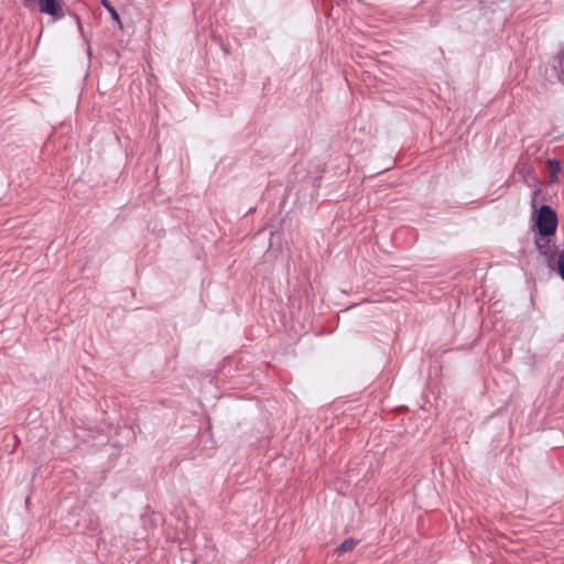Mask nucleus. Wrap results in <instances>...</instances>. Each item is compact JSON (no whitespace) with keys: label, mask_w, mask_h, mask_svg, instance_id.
Masks as SVG:
<instances>
[{"label":"nucleus","mask_w":564,"mask_h":564,"mask_svg":"<svg viewBox=\"0 0 564 564\" xmlns=\"http://www.w3.org/2000/svg\"><path fill=\"white\" fill-rule=\"evenodd\" d=\"M563 65H564V48L558 52L557 56L555 57L554 64H553V68L555 72H557V69H561V72L557 74V78L560 82H562L564 84Z\"/></svg>","instance_id":"423d86ee"},{"label":"nucleus","mask_w":564,"mask_h":564,"mask_svg":"<svg viewBox=\"0 0 564 564\" xmlns=\"http://www.w3.org/2000/svg\"><path fill=\"white\" fill-rule=\"evenodd\" d=\"M556 271L561 279L564 281V249L558 254L557 263H556Z\"/></svg>","instance_id":"0eeeda50"},{"label":"nucleus","mask_w":564,"mask_h":564,"mask_svg":"<svg viewBox=\"0 0 564 564\" xmlns=\"http://www.w3.org/2000/svg\"><path fill=\"white\" fill-rule=\"evenodd\" d=\"M257 236L258 237H260V236H270V241H269V246H268L269 248L279 247V246H281L284 242L281 239V235L274 232L271 227L263 228L261 231H259L257 234Z\"/></svg>","instance_id":"7ed1b4c3"},{"label":"nucleus","mask_w":564,"mask_h":564,"mask_svg":"<svg viewBox=\"0 0 564 564\" xmlns=\"http://www.w3.org/2000/svg\"><path fill=\"white\" fill-rule=\"evenodd\" d=\"M359 543V540H356V539H347L345 540L344 542H341L336 549H335V553L337 555H341L343 553H346V552H349V551H352L354 547Z\"/></svg>","instance_id":"39448f33"},{"label":"nucleus","mask_w":564,"mask_h":564,"mask_svg":"<svg viewBox=\"0 0 564 564\" xmlns=\"http://www.w3.org/2000/svg\"><path fill=\"white\" fill-rule=\"evenodd\" d=\"M102 6L108 10L111 14V18L120 23V18L116 9L109 3L108 0H101Z\"/></svg>","instance_id":"6e6552de"},{"label":"nucleus","mask_w":564,"mask_h":564,"mask_svg":"<svg viewBox=\"0 0 564 564\" xmlns=\"http://www.w3.org/2000/svg\"><path fill=\"white\" fill-rule=\"evenodd\" d=\"M28 3L34 2L40 7V11L53 17H62L61 6L57 0H25Z\"/></svg>","instance_id":"f03ea898"},{"label":"nucleus","mask_w":564,"mask_h":564,"mask_svg":"<svg viewBox=\"0 0 564 564\" xmlns=\"http://www.w3.org/2000/svg\"><path fill=\"white\" fill-rule=\"evenodd\" d=\"M561 171L560 161L551 159L547 161L549 182L555 183L557 181V174Z\"/></svg>","instance_id":"20e7f679"},{"label":"nucleus","mask_w":564,"mask_h":564,"mask_svg":"<svg viewBox=\"0 0 564 564\" xmlns=\"http://www.w3.org/2000/svg\"><path fill=\"white\" fill-rule=\"evenodd\" d=\"M535 227L540 236L553 235L557 227L556 213L549 205H543L536 213Z\"/></svg>","instance_id":"f257e3e1"}]
</instances>
